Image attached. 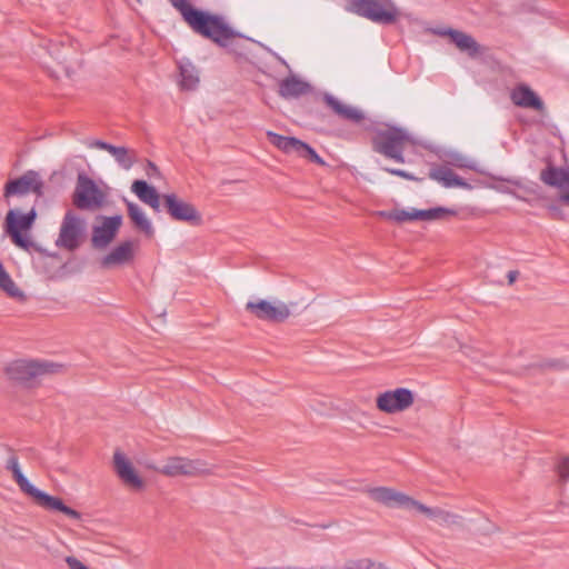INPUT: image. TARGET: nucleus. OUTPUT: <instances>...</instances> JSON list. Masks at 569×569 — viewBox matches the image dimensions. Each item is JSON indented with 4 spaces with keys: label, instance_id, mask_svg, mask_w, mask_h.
I'll return each mask as SVG.
<instances>
[{
    "label": "nucleus",
    "instance_id": "f257e3e1",
    "mask_svg": "<svg viewBox=\"0 0 569 569\" xmlns=\"http://www.w3.org/2000/svg\"><path fill=\"white\" fill-rule=\"evenodd\" d=\"M169 2L180 12L193 32L210 39L218 46L227 47L236 37L233 29L221 16L196 9L187 0H169Z\"/></svg>",
    "mask_w": 569,
    "mask_h": 569
},
{
    "label": "nucleus",
    "instance_id": "f03ea898",
    "mask_svg": "<svg viewBox=\"0 0 569 569\" xmlns=\"http://www.w3.org/2000/svg\"><path fill=\"white\" fill-rule=\"evenodd\" d=\"M6 469L11 471L12 478L17 482L19 489L27 496L33 499V501L41 508L48 511H58L63 513L70 519L80 520L81 513L62 501V499L50 496L38 488H36L22 473L18 457L12 453L9 456L6 462Z\"/></svg>",
    "mask_w": 569,
    "mask_h": 569
},
{
    "label": "nucleus",
    "instance_id": "7ed1b4c3",
    "mask_svg": "<svg viewBox=\"0 0 569 569\" xmlns=\"http://www.w3.org/2000/svg\"><path fill=\"white\" fill-rule=\"evenodd\" d=\"M372 150L396 162L403 163V151L416 143L410 132L401 127L377 128L371 140Z\"/></svg>",
    "mask_w": 569,
    "mask_h": 569
},
{
    "label": "nucleus",
    "instance_id": "20e7f679",
    "mask_svg": "<svg viewBox=\"0 0 569 569\" xmlns=\"http://www.w3.org/2000/svg\"><path fill=\"white\" fill-rule=\"evenodd\" d=\"M346 10L377 24H392L400 18L392 0H349Z\"/></svg>",
    "mask_w": 569,
    "mask_h": 569
},
{
    "label": "nucleus",
    "instance_id": "39448f33",
    "mask_svg": "<svg viewBox=\"0 0 569 569\" xmlns=\"http://www.w3.org/2000/svg\"><path fill=\"white\" fill-rule=\"evenodd\" d=\"M62 366L51 361L16 360L6 369L8 377L19 383L32 387L48 375L57 373Z\"/></svg>",
    "mask_w": 569,
    "mask_h": 569
},
{
    "label": "nucleus",
    "instance_id": "423d86ee",
    "mask_svg": "<svg viewBox=\"0 0 569 569\" xmlns=\"http://www.w3.org/2000/svg\"><path fill=\"white\" fill-rule=\"evenodd\" d=\"M36 219L34 207H31L28 212H22L18 208L10 209L4 218L3 230L17 247L28 251L33 247V242L23 232L32 228Z\"/></svg>",
    "mask_w": 569,
    "mask_h": 569
},
{
    "label": "nucleus",
    "instance_id": "0eeeda50",
    "mask_svg": "<svg viewBox=\"0 0 569 569\" xmlns=\"http://www.w3.org/2000/svg\"><path fill=\"white\" fill-rule=\"evenodd\" d=\"M154 470L167 477H204L214 473V466L201 459L174 456L167 458Z\"/></svg>",
    "mask_w": 569,
    "mask_h": 569
},
{
    "label": "nucleus",
    "instance_id": "6e6552de",
    "mask_svg": "<svg viewBox=\"0 0 569 569\" xmlns=\"http://www.w3.org/2000/svg\"><path fill=\"white\" fill-rule=\"evenodd\" d=\"M104 200V192L92 179L84 174L78 176L72 196V202L78 209L94 211L102 207Z\"/></svg>",
    "mask_w": 569,
    "mask_h": 569
},
{
    "label": "nucleus",
    "instance_id": "1a4fd4ad",
    "mask_svg": "<svg viewBox=\"0 0 569 569\" xmlns=\"http://www.w3.org/2000/svg\"><path fill=\"white\" fill-rule=\"evenodd\" d=\"M84 227L86 223L83 219L71 210L67 211L60 226L56 246L69 251L76 250L80 246Z\"/></svg>",
    "mask_w": 569,
    "mask_h": 569
},
{
    "label": "nucleus",
    "instance_id": "9d476101",
    "mask_svg": "<svg viewBox=\"0 0 569 569\" xmlns=\"http://www.w3.org/2000/svg\"><path fill=\"white\" fill-rule=\"evenodd\" d=\"M43 182L37 171L29 170L17 179L9 180L3 189V199L10 204L12 197H22L28 193H34L38 197L42 194Z\"/></svg>",
    "mask_w": 569,
    "mask_h": 569
},
{
    "label": "nucleus",
    "instance_id": "9b49d317",
    "mask_svg": "<svg viewBox=\"0 0 569 569\" xmlns=\"http://www.w3.org/2000/svg\"><path fill=\"white\" fill-rule=\"evenodd\" d=\"M415 401L413 392L407 388H397L381 392L376 398L377 408L385 413L393 415L406 411Z\"/></svg>",
    "mask_w": 569,
    "mask_h": 569
},
{
    "label": "nucleus",
    "instance_id": "f8f14e48",
    "mask_svg": "<svg viewBox=\"0 0 569 569\" xmlns=\"http://www.w3.org/2000/svg\"><path fill=\"white\" fill-rule=\"evenodd\" d=\"M246 310L260 320L282 322L291 315L289 307L282 301L258 300L249 301Z\"/></svg>",
    "mask_w": 569,
    "mask_h": 569
},
{
    "label": "nucleus",
    "instance_id": "ddd939ff",
    "mask_svg": "<svg viewBox=\"0 0 569 569\" xmlns=\"http://www.w3.org/2000/svg\"><path fill=\"white\" fill-rule=\"evenodd\" d=\"M101 222L92 227L91 246L97 250H104L117 237L122 217H101Z\"/></svg>",
    "mask_w": 569,
    "mask_h": 569
},
{
    "label": "nucleus",
    "instance_id": "4468645a",
    "mask_svg": "<svg viewBox=\"0 0 569 569\" xmlns=\"http://www.w3.org/2000/svg\"><path fill=\"white\" fill-rule=\"evenodd\" d=\"M375 502L387 508L413 509L415 499L389 487H369L365 490Z\"/></svg>",
    "mask_w": 569,
    "mask_h": 569
},
{
    "label": "nucleus",
    "instance_id": "2eb2a0df",
    "mask_svg": "<svg viewBox=\"0 0 569 569\" xmlns=\"http://www.w3.org/2000/svg\"><path fill=\"white\" fill-rule=\"evenodd\" d=\"M113 467L117 476L129 490L138 492L144 489L146 481L121 451L114 452Z\"/></svg>",
    "mask_w": 569,
    "mask_h": 569
},
{
    "label": "nucleus",
    "instance_id": "dca6fc26",
    "mask_svg": "<svg viewBox=\"0 0 569 569\" xmlns=\"http://www.w3.org/2000/svg\"><path fill=\"white\" fill-rule=\"evenodd\" d=\"M163 201L172 219L193 226L201 223V214L191 203L178 198L174 193L164 194Z\"/></svg>",
    "mask_w": 569,
    "mask_h": 569
},
{
    "label": "nucleus",
    "instance_id": "f3484780",
    "mask_svg": "<svg viewBox=\"0 0 569 569\" xmlns=\"http://www.w3.org/2000/svg\"><path fill=\"white\" fill-rule=\"evenodd\" d=\"M138 244L132 240H126L117 244L109 253L100 260V267L103 269H113L130 264L136 254Z\"/></svg>",
    "mask_w": 569,
    "mask_h": 569
},
{
    "label": "nucleus",
    "instance_id": "a211bd4d",
    "mask_svg": "<svg viewBox=\"0 0 569 569\" xmlns=\"http://www.w3.org/2000/svg\"><path fill=\"white\" fill-rule=\"evenodd\" d=\"M543 183L555 187L560 191L559 200L569 204V168L549 166L540 172Z\"/></svg>",
    "mask_w": 569,
    "mask_h": 569
},
{
    "label": "nucleus",
    "instance_id": "6ab92c4d",
    "mask_svg": "<svg viewBox=\"0 0 569 569\" xmlns=\"http://www.w3.org/2000/svg\"><path fill=\"white\" fill-rule=\"evenodd\" d=\"M430 31L440 37H449L451 42L455 43L460 51L467 52L470 57H476L480 53L478 42L466 32L451 28H433Z\"/></svg>",
    "mask_w": 569,
    "mask_h": 569
},
{
    "label": "nucleus",
    "instance_id": "aec40b11",
    "mask_svg": "<svg viewBox=\"0 0 569 569\" xmlns=\"http://www.w3.org/2000/svg\"><path fill=\"white\" fill-rule=\"evenodd\" d=\"M90 148L108 151L123 170H130L138 160L137 151L123 146H113L101 140L89 143Z\"/></svg>",
    "mask_w": 569,
    "mask_h": 569
},
{
    "label": "nucleus",
    "instance_id": "412c9836",
    "mask_svg": "<svg viewBox=\"0 0 569 569\" xmlns=\"http://www.w3.org/2000/svg\"><path fill=\"white\" fill-rule=\"evenodd\" d=\"M413 509L435 520L440 526L455 527L462 525V518L442 508H429L419 501H415Z\"/></svg>",
    "mask_w": 569,
    "mask_h": 569
},
{
    "label": "nucleus",
    "instance_id": "4be33fe9",
    "mask_svg": "<svg viewBox=\"0 0 569 569\" xmlns=\"http://www.w3.org/2000/svg\"><path fill=\"white\" fill-rule=\"evenodd\" d=\"M510 98L512 102L521 108L542 111L545 104L542 100L526 84H519L512 89Z\"/></svg>",
    "mask_w": 569,
    "mask_h": 569
},
{
    "label": "nucleus",
    "instance_id": "5701e85b",
    "mask_svg": "<svg viewBox=\"0 0 569 569\" xmlns=\"http://www.w3.org/2000/svg\"><path fill=\"white\" fill-rule=\"evenodd\" d=\"M325 101L327 106L335 111V113L345 120L359 123L365 119V113L360 109L346 104L331 94H326Z\"/></svg>",
    "mask_w": 569,
    "mask_h": 569
},
{
    "label": "nucleus",
    "instance_id": "b1692460",
    "mask_svg": "<svg viewBox=\"0 0 569 569\" xmlns=\"http://www.w3.org/2000/svg\"><path fill=\"white\" fill-rule=\"evenodd\" d=\"M429 177L441 183L445 188L471 189V186L468 182H466L462 178H460L447 167L432 169L429 173Z\"/></svg>",
    "mask_w": 569,
    "mask_h": 569
},
{
    "label": "nucleus",
    "instance_id": "393cba45",
    "mask_svg": "<svg viewBox=\"0 0 569 569\" xmlns=\"http://www.w3.org/2000/svg\"><path fill=\"white\" fill-rule=\"evenodd\" d=\"M180 80L178 82L181 90L192 91L199 86V71L189 60L180 61L178 64Z\"/></svg>",
    "mask_w": 569,
    "mask_h": 569
},
{
    "label": "nucleus",
    "instance_id": "a878e982",
    "mask_svg": "<svg viewBox=\"0 0 569 569\" xmlns=\"http://www.w3.org/2000/svg\"><path fill=\"white\" fill-rule=\"evenodd\" d=\"M131 190L143 203L159 211L160 194L157 192L156 188L149 186L144 180H136L131 186Z\"/></svg>",
    "mask_w": 569,
    "mask_h": 569
},
{
    "label": "nucleus",
    "instance_id": "bb28decb",
    "mask_svg": "<svg viewBox=\"0 0 569 569\" xmlns=\"http://www.w3.org/2000/svg\"><path fill=\"white\" fill-rule=\"evenodd\" d=\"M308 91V84L296 77H288L279 84V94L283 98H297Z\"/></svg>",
    "mask_w": 569,
    "mask_h": 569
},
{
    "label": "nucleus",
    "instance_id": "cd10ccee",
    "mask_svg": "<svg viewBox=\"0 0 569 569\" xmlns=\"http://www.w3.org/2000/svg\"><path fill=\"white\" fill-rule=\"evenodd\" d=\"M267 137L271 144L284 153H297L301 143L297 138L280 136L272 131H267Z\"/></svg>",
    "mask_w": 569,
    "mask_h": 569
},
{
    "label": "nucleus",
    "instance_id": "c85d7f7f",
    "mask_svg": "<svg viewBox=\"0 0 569 569\" xmlns=\"http://www.w3.org/2000/svg\"><path fill=\"white\" fill-rule=\"evenodd\" d=\"M127 208H128V214H129L130 219L132 220V222L134 223V226L139 230L144 232L147 236H152L153 234L152 224H151L150 220L146 217L143 210L138 204H136L133 202H128Z\"/></svg>",
    "mask_w": 569,
    "mask_h": 569
},
{
    "label": "nucleus",
    "instance_id": "c756f323",
    "mask_svg": "<svg viewBox=\"0 0 569 569\" xmlns=\"http://www.w3.org/2000/svg\"><path fill=\"white\" fill-rule=\"evenodd\" d=\"M0 289L10 298L24 300L23 291L16 284L0 261Z\"/></svg>",
    "mask_w": 569,
    "mask_h": 569
},
{
    "label": "nucleus",
    "instance_id": "7c9ffc66",
    "mask_svg": "<svg viewBox=\"0 0 569 569\" xmlns=\"http://www.w3.org/2000/svg\"><path fill=\"white\" fill-rule=\"evenodd\" d=\"M456 212L450 209L446 208H432L428 210H418L415 209V221L421 220V221H432V220H439L445 218L446 216H453Z\"/></svg>",
    "mask_w": 569,
    "mask_h": 569
},
{
    "label": "nucleus",
    "instance_id": "2f4dec72",
    "mask_svg": "<svg viewBox=\"0 0 569 569\" xmlns=\"http://www.w3.org/2000/svg\"><path fill=\"white\" fill-rule=\"evenodd\" d=\"M311 408L313 411L322 416L331 415L333 411L337 410V407L335 406L333 401L329 399L315 400L313 403L311 405Z\"/></svg>",
    "mask_w": 569,
    "mask_h": 569
},
{
    "label": "nucleus",
    "instance_id": "473e14b6",
    "mask_svg": "<svg viewBox=\"0 0 569 569\" xmlns=\"http://www.w3.org/2000/svg\"><path fill=\"white\" fill-rule=\"evenodd\" d=\"M298 156L306 158L315 163L325 164V161L317 154V152L307 143H300L299 150L297 152Z\"/></svg>",
    "mask_w": 569,
    "mask_h": 569
},
{
    "label": "nucleus",
    "instance_id": "72a5a7b5",
    "mask_svg": "<svg viewBox=\"0 0 569 569\" xmlns=\"http://www.w3.org/2000/svg\"><path fill=\"white\" fill-rule=\"evenodd\" d=\"M298 156L306 158L315 163L325 164V161L317 154V152L307 143H300L299 150L297 152Z\"/></svg>",
    "mask_w": 569,
    "mask_h": 569
},
{
    "label": "nucleus",
    "instance_id": "f704fd0d",
    "mask_svg": "<svg viewBox=\"0 0 569 569\" xmlns=\"http://www.w3.org/2000/svg\"><path fill=\"white\" fill-rule=\"evenodd\" d=\"M298 156L306 158L315 163L325 164V161L317 154V152L307 143H300L299 150L297 152Z\"/></svg>",
    "mask_w": 569,
    "mask_h": 569
},
{
    "label": "nucleus",
    "instance_id": "c9c22d12",
    "mask_svg": "<svg viewBox=\"0 0 569 569\" xmlns=\"http://www.w3.org/2000/svg\"><path fill=\"white\" fill-rule=\"evenodd\" d=\"M559 481L566 483L569 481V457L561 458L555 468Z\"/></svg>",
    "mask_w": 569,
    "mask_h": 569
},
{
    "label": "nucleus",
    "instance_id": "e433bc0d",
    "mask_svg": "<svg viewBox=\"0 0 569 569\" xmlns=\"http://www.w3.org/2000/svg\"><path fill=\"white\" fill-rule=\"evenodd\" d=\"M345 569H373L375 562L370 559H349L343 565Z\"/></svg>",
    "mask_w": 569,
    "mask_h": 569
},
{
    "label": "nucleus",
    "instance_id": "4c0bfd02",
    "mask_svg": "<svg viewBox=\"0 0 569 569\" xmlns=\"http://www.w3.org/2000/svg\"><path fill=\"white\" fill-rule=\"evenodd\" d=\"M389 219L400 223L406 221H415V209L393 210V213L389 214Z\"/></svg>",
    "mask_w": 569,
    "mask_h": 569
},
{
    "label": "nucleus",
    "instance_id": "58836bf2",
    "mask_svg": "<svg viewBox=\"0 0 569 569\" xmlns=\"http://www.w3.org/2000/svg\"><path fill=\"white\" fill-rule=\"evenodd\" d=\"M451 163L458 168H473L469 160L462 156H455Z\"/></svg>",
    "mask_w": 569,
    "mask_h": 569
},
{
    "label": "nucleus",
    "instance_id": "ea45409f",
    "mask_svg": "<svg viewBox=\"0 0 569 569\" xmlns=\"http://www.w3.org/2000/svg\"><path fill=\"white\" fill-rule=\"evenodd\" d=\"M386 171L393 176L401 177L405 179H409V180L413 179V177L409 172L401 170V169H389L388 168V169H386Z\"/></svg>",
    "mask_w": 569,
    "mask_h": 569
},
{
    "label": "nucleus",
    "instance_id": "a19ab883",
    "mask_svg": "<svg viewBox=\"0 0 569 569\" xmlns=\"http://www.w3.org/2000/svg\"><path fill=\"white\" fill-rule=\"evenodd\" d=\"M519 276V272L517 270H511L507 273L508 283L511 286L515 283Z\"/></svg>",
    "mask_w": 569,
    "mask_h": 569
},
{
    "label": "nucleus",
    "instance_id": "79ce46f5",
    "mask_svg": "<svg viewBox=\"0 0 569 569\" xmlns=\"http://www.w3.org/2000/svg\"><path fill=\"white\" fill-rule=\"evenodd\" d=\"M548 367L557 368V369H563L566 368V365L563 361L555 360L547 363Z\"/></svg>",
    "mask_w": 569,
    "mask_h": 569
},
{
    "label": "nucleus",
    "instance_id": "37998d69",
    "mask_svg": "<svg viewBox=\"0 0 569 569\" xmlns=\"http://www.w3.org/2000/svg\"><path fill=\"white\" fill-rule=\"evenodd\" d=\"M393 213V210L392 211H379L378 214L382 218H386V219H389V214H392Z\"/></svg>",
    "mask_w": 569,
    "mask_h": 569
},
{
    "label": "nucleus",
    "instance_id": "c03bdc74",
    "mask_svg": "<svg viewBox=\"0 0 569 569\" xmlns=\"http://www.w3.org/2000/svg\"><path fill=\"white\" fill-rule=\"evenodd\" d=\"M373 569H388V568L386 566H383L382 563H378V565L375 563Z\"/></svg>",
    "mask_w": 569,
    "mask_h": 569
},
{
    "label": "nucleus",
    "instance_id": "a18cd8bd",
    "mask_svg": "<svg viewBox=\"0 0 569 569\" xmlns=\"http://www.w3.org/2000/svg\"><path fill=\"white\" fill-rule=\"evenodd\" d=\"M509 182H510V183H512V184H515V186H517V187H519V188H522V186H521L520 181H516V180H515V181H509Z\"/></svg>",
    "mask_w": 569,
    "mask_h": 569
},
{
    "label": "nucleus",
    "instance_id": "49530a36",
    "mask_svg": "<svg viewBox=\"0 0 569 569\" xmlns=\"http://www.w3.org/2000/svg\"><path fill=\"white\" fill-rule=\"evenodd\" d=\"M506 192H508V193H510V194H512V196H515V197H517V198H520L518 194H516V192H513V191H511V190H509V189H507V190H506Z\"/></svg>",
    "mask_w": 569,
    "mask_h": 569
},
{
    "label": "nucleus",
    "instance_id": "de8ad7c7",
    "mask_svg": "<svg viewBox=\"0 0 569 569\" xmlns=\"http://www.w3.org/2000/svg\"><path fill=\"white\" fill-rule=\"evenodd\" d=\"M149 166L153 169V170H157L156 166L153 163H149Z\"/></svg>",
    "mask_w": 569,
    "mask_h": 569
}]
</instances>
